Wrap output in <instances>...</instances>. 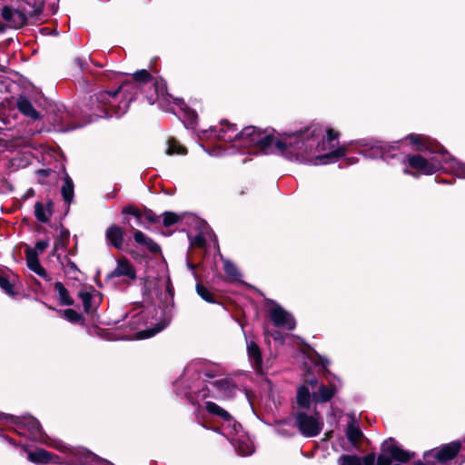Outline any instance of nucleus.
<instances>
[{"mask_svg":"<svg viewBox=\"0 0 465 465\" xmlns=\"http://www.w3.org/2000/svg\"><path fill=\"white\" fill-rule=\"evenodd\" d=\"M323 134V127L320 124H312L297 132L286 134L289 141V148L293 159L298 157L308 151V143L320 139ZM312 144H310V147Z\"/></svg>","mask_w":465,"mask_h":465,"instance_id":"1","label":"nucleus"},{"mask_svg":"<svg viewBox=\"0 0 465 465\" xmlns=\"http://www.w3.org/2000/svg\"><path fill=\"white\" fill-rule=\"evenodd\" d=\"M404 163L413 171L405 168L403 173L414 178H419L420 174H434L441 168L440 161L434 158L428 160L420 154H408Z\"/></svg>","mask_w":465,"mask_h":465,"instance_id":"2","label":"nucleus"},{"mask_svg":"<svg viewBox=\"0 0 465 465\" xmlns=\"http://www.w3.org/2000/svg\"><path fill=\"white\" fill-rule=\"evenodd\" d=\"M295 425L299 431L305 437L311 438L320 434L322 430L323 422L320 413L314 410L313 415H309L305 411H297L293 414Z\"/></svg>","mask_w":465,"mask_h":465,"instance_id":"3","label":"nucleus"},{"mask_svg":"<svg viewBox=\"0 0 465 465\" xmlns=\"http://www.w3.org/2000/svg\"><path fill=\"white\" fill-rule=\"evenodd\" d=\"M422 153H437L442 156L444 163L455 162V170L459 177L465 179V163L458 162L437 140L429 136L426 138Z\"/></svg>","mask_w":465,"mask_h":465,"instance_id":"4","label":"nucleus"},{"mask_svg":"<svg viewBox=\"0 0 465 465\" xmlns=\"http://www.w3.org/2000/svg\"><path fill=\"white\" fill-rule=\"evenodd\" d=\"M381 452L378 456H384L390 460V464L392 460L407 463L415 455L414 452H410L406 450L401 449L396 442L395 439L389 438L385 440L381 446Z\"/></svg>","mask_w":465,"mask_h":465,"instance_id":"5","label":"nucleus"},{"mask_svg":"<svg viewBox=\"0 0 465 465\" xmlns=\"http://www.w3.org/2000/svg\"><path fill=\"white\" fill-rule=\"evenodd\" d=\"M7 419H10L17 429L27 430L30 436L35 440H41L45 434L39 420L33 416L17 417L10 415Z\"/></svg>","mask_w":465,"mask_h":465,"instance_id":"6","label":"nucleus"},{"mask_svg":"<svg viewBox=\"0 0 465 465\" xmlns=\"http://www.w3.org/2000/svg\"><path fill=\"white\" fill-rule=\"evenodd\" d=\"M269 316L276 327L286 328L288 331H292L296 327L293 316L276 302H273L269 310Z\"/></svg>","mask_w":465,"mask_h":465,"instance_id":"7","label":"nucleus"},{"mask_svg":"<svg viewBox=\"0 0 465 465\" xmlns=\"http://www.w3.org/2000/svg\"><path fill=\"white\" fill-rule=\"evenodd\" d=\"M2 18L11 28L18 29L27 25L28 12L24 9H15L9 5L3 6L1 10Z\"/></svg>","mask_w":465,"mask_h":465,"instance_id":"8","label":"nucleus"},{"mask_svg":"<svg viewBox=\"0 0 465 465\" xmlns=\"http://www.w3.org/2000/svg\"><path fill=\"white\" fill-rule=\"evenodd\" d=\"M115 277H125L126 282L136 279V270L125 256H121L116 260V267L106 275L105 280L109 281Z\"/></svg>","mask_w":465,"mask_h":465,"instance_id":"9","label":"nucleus"},{"mask_svg":"<svg viewBox=\"0 0 465 465\" xmlns=\"http://www.w3.org/2000/svg\"><path fill=\"white\" fill-rule=\"evenodd\" d=\"M263 130L250 125L242 128V130L233 135L235 143L242 147H254L258 142L260 135Z\"/></svg>","mask_w":465,"mask_h":465,"instance_id":"10","label":"nucleus"},{"mask_svg":"<svg viewBox=\"0 0 465 465\" xmlns=\"http://www.w3.org/2000/svg\"><path fill=\"white\" fill-rule=\"evenodd\" d=\"M143 90L137 84H134V81L130 78L124 81L116 89L117 95L122 94L123 100L125 102L126 106L138 98V96L143 93Z\"/></svg>","mask_w":465,"mask_h":465,"instance_id":"11","label":"nucleus"},{"mask_svg":"<svg viewBox=\"0 0 465 465\" xmlns=\"http://www.w3.org/2000/svg\"><path fill=\"white\" fill-rule=\"evenodd\" d=\"M15 107L21 114L35 122L42 120V114L34 107L27 96L19 94L15 101Z\"/></svg>","mask_w":465,"mask_h":465,"instance_id":"12","label":"nucleus"},{"mask_svg":"<svg viewBox=\"0 0 465 465\" xmlns=\"http://www.w3.org/2000/svg\"><path fill=\"white\" fill-rule=\"evenodd\" d=\"M141 94H143L150 104H153L160 97H165L167 94L166 82L163 78H156V84L148 85Z\"/></svg>","mask_w":465,"mask_h":465,"instance_id":"13","label":"nucleus"},{"mask_svg":"<svg viewBox=\"0 0 465 465\" xmlns=\"http://www.w3.org/2000/svg\"><path fill=\"white\" fill-rule=\"evenodd\" d=\"M460 449L461 444L459 440L451 441L443 445L436 453L432 452L431 456L440 463H447L458 455Z\"/></svg>","mask_w":465,"mask_h":465,"instance_id":"14","label":"nucleus"},{"mask_svg":"<svg viewBox=\"0 0 465 465\" xmlns=\"http://www.w3.org/2000/svg\"><path fill=\"white\" fill-rule=\"evenodd\" d=\"M125 232L117 224H111L105 231L106 243L110 247L123 250Z\"/></svg>","mask_w":465,"mask_h":465,"instance_id":"15","label":"nucleus"},{"mask_svg":"<svg viewBox=\"0 0 465 465\" xmlns=\"http://www.w3.org/2000/svg\"><path fill=\"white\" fill-rule=\"evenodd\" d=\"M25 252L27 267L40 277L45 279L46 281H50L51 278L39 262L38 253H36V251L27 247Z\"/></svg>","mask_w":465,"mask_h":465,"instance_id":"16","label":"nucleus"},{"mask_svg":"<svg viewBox=\"0 0 465 465\" xmlns=\"http://www.w3.org/2000/svg\"><path fill=\"white\" fill-rule=\"evenodd\" d=\"M337 391L334 383H330L329 385L321 383L318 391L312 392V401L315 403H326L335 396Z\"/></svg>","mask_w":465,"mask_h":465,"instance_id":"17","label":"nucleus"},{"mask_svg":"<svg viewBox=\"0 0 465 465\" xmlns=\"http://www.w3.org/2000/svg\"><path fill=\"white\" fill-rule=\"evenodd\" d=\"M131 79L143 90L148 85L156 84V77L153 76L146 69L137 70L132 74Z\"/></svg>","mask_w":465,"mask_h":465,"instance_id":"18","label":"nucleus"},{"mask_svg":"<svg viewBox=\"0 0 465 465\" xmlns=\"http://www.w3.org/2000/svg\"><path fill=\"white\" fill-rule=\"evenodd\" d=\"M312 401V393L305 384H302L297 388L296 403L300 409L309 410Z\"/></svg>","mask_w":465,"mask_h":465,"instance_id":"19","label":"nucleus"},{"mask_svg":"<svg viewBox=\"0 0 465 465\" xmlns=\"http://www.w3.org/2000/svg\"><path fill=\"white\" fill-rule=\"evenodd\" d=\"M220 124L221 128L215 135L216 138L224 142H234L233 136L229 134V133L237 134V124H232L228 120H222Z\"/></svg>","mask_w":465,"mask_h":465,"instance_id":"20","label":"nucleus"},{"mask_svg":"<svg viewBox=\"0 0 465 465\" xmlns=\"http://www.w3.org/2000/svg\"><path fill=\"white\" fill-rule=\"evenodd\" d=\"M346 437L354 448H359L360 441L364 435L360 427L355 424L354 419L347 425Z\"/></svg>","mask_w":465,"mask_h":465,"instance_id":"21","label":"nucleus"},{"mask_svg":"<svg viewBox=\"0 0 465 465\" xmlns=\"http://www.w3.org/2000/svg\"><path fill=\"white\" fill-rule=\"evenodd\" d=\"M340 137V132L337 130H334L333 128H328L326 130V138L324 139L323 135L321 138V140L317 139V149L324 150V144L325 141L329 144L330 149L335 148L336 144H338V139Z\"/></svg>","mask_w":465,"mask_h":465,"instance_id":"22","label":"nucleus"},{"mask_svg":"<svg viewBox=\"0 0 465 465\" xmlns=\"http://www.w3.org/2000/svg\"><path fill=\"white\" fill-rule=\"evenodd\" d=\"M54 455L45 450L37 449L35 451L28 452V460L35 464H48L52 461Z\"/></svg>","mask_w":465,"mask_h":465,"instance_id":"23","label":"nucleus"},{"mask_svg":"<svg viewBox=\"0 0 465 465\" xmlns=\"http://www.w3.org/2000/svg\"><path fill=\"white\" fill-rule=\"evenodd\" d=\"M205 409L208 413L212 414L213 416L221 418L225 422H230L233 420L232 416L227 411L213 401H206Z\"/></svg>","mask_w":465,"mask_h":465,"instance_id":"24","label":"nucleus"},{"mask_svg":"<svg viewBox=\"0 0 465 465\" xmlns=\"http://www.w3.org/2000/svg\"><path fill=\"white\" fill-rule=\"evenodd\" d=\"M48 308L61 314L64 319H66L71 323L84 325V317L74 309L57 310L51 306H48Z\"/></svg>","mask_w":465,"mask_h":465,"instance_id":"25","label":"nucleus"},{"mask_svg":"<svg viewBox=\"0 0 465 465\" xmlns=\"http://www.w3.org/2000/svg\"><path fill=\"white\" fill-rule=\"evenodd\" d=\"M274 139L275 138L273 134H266V132L263 130L254 147L265 154L269 153H273L272 151H271V149L272 146L273 145Z\"/></svg>","mask_w":465,"mask_h":465,"instance_id":"26","label":"nucleus"},{"mask_svg":"<svg viewBox=\"0 0 465 465\" xmlns=\"http://www.w3.org/2000/svg\"><path fill=\"white\" fill-rule=\"evenodd\" d=\"M223 271L226 274V281L229 282H238L242 277L236 265L230 260L223 261Z\"/></svg>","mask_w":465,"mask_h":465,"instance_id":"27","label":"nucleus"},{"mask_svg":"<svg viewBox=\"0 0 465 465\" xmlns=\"http://www.w3.org/2000/svg\"><path fill=\"white\" fill-rule=\"evenodd\" d=\"M54 288V291L58 293V301L61 305H74V299L70 296L68 290L61 282H56Z\"/></svg>","mask_w":465,"mask_h":465,"instance_id":"28","label":"nucleus"},{"mask_svg":"<svg viewBox=\"0 0 465 465\" xmlns=\"http://www.w3.org/2000/svg\"><path fill=\"white\" fill-rule=\"evenodd\" d=\"M61 194L63 200L68 204H70L73 202L74 195V186L73 180L68 174H66V176L64 177V184L61 188Z\"/></svg>","mask_w":465,"mask_h":465,"instance_id":"29","label":"nucleus"},{"mask_svg":"<svg viewBox=\"0 0 465 465\" xmlns=\"http://www.w3.org/2000/svg\"><path fill=\"white\" fill-rule=\"evenodd\" d=\"M117 96V91L114 90H102L94 95L90 96V100L93 101L94 98L98 104H108L113 100H114Z\"/></svg>","mask_w":465,"mask_h":465,"instance_id":"30","label":"nucleus"},{"mask_svg":"<svg viewBox=\"0 0 465 465\" xmlns=\"http://www.w3.org/2000/svg\"><path fill=\"white\" fill-rule=\"evenodd\" d=\"M167 324H168V322L165 320L161 321V322H157L153 328H148V329L137 331L136 337L139 340L151 338V337L154 336L156 333L163 331L167 326Z\"/></svg>","mask_w":465,"mask_h":465,"instance_id":"31","label":"nucleus"},{"mask_svg":"<svg viewBox=\"0 0 465 465\" xmlns=\"http://www.w3.org/2000/svg\"><path fill=\"white\" fill-rule=\"evenodd\" d=\"M247 352L251 360L253 361L256 367H261L262 363V357L260 347L255 341H251L247 343Z\"/></svg>","mask_w":465,"mask_h":465,"instance_id":"32","label":"nucleus"},{"mask_svg":"<svg viewBox=\"0 0 465 465\" xmlns=\"http://www.w3.org/2000/svg\"><path fill=\"white\" fill-rule=\"evenodd\" d=\"M273 146L279 154L284 156L288 160H292L286 134H284L283 139H274Z\"/></svg>","mask_w":465,"mask_h":465,"instance_id":"33","label":"nucleus"},{"mask_svg":"<svg viewBox=\"0 0 465 465\" xmlns=\"http://www.w3.org/2000/svg\"><path fill=\"white\" fill-rule=\"evenodd\" d=\"M77 296L82 300L84 312L86 314H92L96 311V306H93V295L91 292L80 290Z\"/></svg>","mask_w":465,"mask_h":465,"instance_id":"34","label":"nucleus"},{"mask_svg":"<svg viewBox=\"0 0 465 465\" xmlns=\"http://www.w3.org/2000/svg\"><path fill=\"white\" fill-rule=\"evenodd\" d=\"M195 290L197 294L208 303H218L215 295L203 283L198 280Z\"/></svg>","mask_w":465,"mask_h":465,"instance_id":"35","label":"nucleus"},{"mask_svg":"<svg viewBox=\"0 0 465 465\" xmlns=\"http://www.w3.org/2000/svg\"><path fill=\"white\" fill-rule=\"evenodd\" d=\"M158 289V283L155 279H152L150 277H147L144 279L143 285L142 288V293L144 297V299L149 302H153V290Z\"/></svg>","mask_w":465,"mask_h":465,"instance_id":"36","label":"nucleus"},{"mask_svg":"<svg viewBox=\"0 0 465 465\" xmlns=\"http://www.w3.org/2000/svg\"><path fill=\"white\" fill-rule=\"evenodd\" d=\"M59 227H60V233L54 241V249L55 250H58L59 248L66 249L69 244V241H70L69 230L66 229L62 223H60Z\"/></svg>","mask_w":465,"mask_h":465,"instance_id":"37","label":"nucleus"},{"mask_svg":"<svg viewBox=\"0 0 465 465\" xmlns=\"http://www.w3.org/2000/svg\"><path fill=\"white\" fill-rule=\"evenodd\" d=\"M168 148L166 150V153L169 155L172 154H182L184 155L187 153V148L182 145L174 137H170L167 141Z\"/></svg>","mask_w":465,"mask_h":465,"instance_id":"38","label":"nucleus"},{"mask_svg":"<svg viewBox=\"0 0 465 465\" xmlns=\"http://www.w3.org/2000/svg\"><path fill=\"white\" fill-rule=\"evenodd\" d=\"M211 384L213 387L223 392L224 394L232 393V390L235 388L234 383L227 378L214 381L211 382Z\"/></svg>","mask_w":465,"mask_h":465,"instance_id":"39","label":"nucleus"},{"mask_svg":"<svg viewBox=\"0 0 465 465\" xmlns=\"http://www.w3.org/2000/svg\"><path fill=\"white\" fill-rule=\"evenodd\" d=\"M35 219L43 223H47L50 222L51 216L48 215L46 209L45 208V204L41 202H36L35 203V211H34Z\"/></svg>","mask_w":465,"mask_h":465,"instance_id":"40","label":"nucleus"},{"mask_svg":"<svg viewBox=\"0 0 465 465\" xmlns=\"http://www.w3.org/2000/svg\"><path fill=\"white\" fill-rule=\"evenodd\" d=\"M121 213L123 215L134 216L137 220V224H142V218L143 217V209L141 210L134 204H128L122 209Z\"/></svg>","mask_w":465,"mask_h":465,"instance_id":"41","label":"nucleus"},{"mask_svg":"<svg viewBox=\"0 0 465 465\" xmlns=\"http://www.w3.org/2000/svg\"><path fill=\"white\" fill-rule=\"evenodd\" d=\"M426 138L427 136L423 134H410L405 137V140H409L411 144L415 145L416 151L422 152Z\"/></svg>","mask_w":465,"mask_h":465,"instance_id":"42","label":"nucleus"},{"mask_svg":"<svg viewBox=\"0 0 465 465\" xmlns=\"http://www.w3.org/2000/svg\"><path fill=\"white\" fill-rule=\"evenodd\" d=\"M0 288L9 296H15V285L6 275L0 274Z\"/></svg>","mask_w":465,"mask_h":465,"instance_id":"43","label":"nucleus"},{"mask_svg":"<svg viewBox=\"0 0 465 465\" xmlns=\"http://www.w3.org/2000/svg\"><path fill=\"white\" fill-rule=\"evenodd\" d=\"M338 465H361V458L355 454H342L338 459Z\"/></svg>","mask_w":465,"mask_h":465,"instance_id":"44","label":"nucleus"},{"mask_svg":"<svg viewBox=\"0 0 465 465\" xmlns=\"http://www.w3.org/2000/svg\"><path fill=\"white\" fill-rule=\"evenodd\" d=\"M395 146L389 145L387 143H382L378 146L372 147V150L375 153L379 154L381 158L386 160L389 157H393L394 154H390L391 149H394Z\"/></svg>","mask_w":465,"mask_h":465,"instance_id":"45","label":"nucleus"},{"mask_svg":"<svg viewBox=\"0 0 465 465\" xmlns=\"http://www.w3.org/2000/svg\"><path fill=\"white\" fill-rule=\"evenodd\" d=\"M162 215L164 227H171L181 221V217L173 212H164Z\"/></svg>","mask_w":465,"mask_h":465,"instance_id":"46","label":"nucleus"},{"mask_svg":"<svg viewBox=\"0 0 465 465\" xmlns=\"http://www.w3.org/2000/svg\"><path fill=\"white\" fill-rule=\"evenodd\" d=\"M332 154H334V152L331 150V152H329L327 153L317 155L314 158V164H326L329 163L338 162L336 156H334Z\"/></svg>","mask_w":465,"mask_h":465,"instance_id":"47","label":"nucleus"},{"mask_svg":"<svg viewBox=\"0 0 465 465\" xmlns=\"http://www.w3.org/2000/svg\"><path fill=\"white\" fill-rule=\"evenodd\" d=\"M143 218H144L150 224H155L160 222V216L157 215L153 210L147 208L146 206L143 207Z\"/></svg>","mask_w":465,"mask_h":465,"instance_id":"48","label":"nucleus"},{"mask_svg":"<svg viewBox=\"0 0 465 465\" xmlns=\"http://www.w3.org/2000/svg\"><path fill=\"white\" fill-rule=\"evenodd\" d=\"M303 384H305L308 388L309 386L315 388L319 385V381L310 371H307L304 374Z\"/></svg>","mask_w":465,"mask_h":465,"instance_id":"49","label":"nucleus"},{"mask_svg":"<svg viewBox=\"0 0 465 465\" xmlns=\"http://www.w3.org/2000/svg\"><path fill=\"white\" fill-rule=\"evenodd\" d=\"M33 8L32 12H28L30 17L37 16L43 13L44 10V0H33Z\"/></svg>","mask_w":465,"mask_h":465,"instance_id":"50","label":"nucleus"},{"mask_svg":"<svg viewBox=\"0 0 465 465\" xmlns=\"http://www.w3.org/2000/svg\"><path fill=\"white\" fill-rule=\"evenodd\" d=\"M134 239L136 243L144 246L145 243H147L148 239H150V237L146 236L143 232H141L139 230H134Z\"/></svg>","mask_w":465,"mask_h":465,"instance_id":"51","label":"nucleus"},{"mask_svg":"<svg viewBox=\"0 0 465 465\" xmlns=\"http://www.w3.org/2000/svg\"><path fill=\"white\" fill-rule=\"evenodd\" d=\"M148 251L153 254H158L161 252V247L152 238L148 239L147 243L144 245Z\"/></svg>","mask_w":465,"mask_h":465,"instance_id":"52","label":"nucleus"},{"mask_svg":"<svg viewBox=\"0 0 465 465\" xmlns=\"http://www.w3.org/2000/svg\"><path fill=\"white\" fill-rule=\"evenodd\" d=\"M165 292L170 296V302L173 305V297H174V288L173 286L172 281L170 277H167L165 281Z\"/></svg>","mask_w":465,"mask_h":465,"instance_id":"53","label":"nucleus"},{"mask_svg":"<svg viewBox=\"0 0 465 465\" xmlns=\"http://www.w3.org/2000/svg\"><path fill=\"white\" fill-rule=\"evenodd\" d=\"M192 244L196 247L203 248L206 244V240L203 234L198 233L193 237Z\"/></svg>","mask_w":465,"mask_h":465,"instance_id":"54","label":"nucleus"},{"mask_svg":"<svg viewBox=\"0 0 465 465\" xmlns=\"http://www.w3.org/2000/svg\"><path fill=\"white\" fill-rule=\"evenodd\" d=\"M317 356H318V359H317V361H315V364H316L317 366H321V367H322V369H323V371H324L325 372H330V371L328 370V366H329V364H330V361H329L327 358L322 357V356H321V355H319V354H318Z\"/></svg>","mask_w":465,"mask_h":465,"instance_id":"55","label":"nucleus"},{"mask_svg":"<svg viewBox=\"0 0 465 465\" xmlns=\"http://www.w3.org/2000/svg\"><path fill=\"white\" fill-rule=\"evenodd\" d=\"M376 455L371 452L361 458V465H375Z\"/></svg>","mask_w":465,"mask_h":465,"instance_id":"56","label":"nucleus"},{"mask_svg":"<svg viewBox=\"0 0 465 465\" xmlns=\"http://www.w3.org/2000/svg\"><path fill=\"white\" fill-rule=\"evenodd\" d=\"M48 246H49V240L45 239V240L36 242L35 247L34 250L36 251V253H38V252H43Z\"/></svg>","mask_w":465,"mask_h":465,"instance_id":"57","label":"nucleus"},{"mask_svg":"<svg viewBox=\"0 0 465 465\" xmlns=\"http://www.w3.org/2000/svg\"><path fill=\"white\" fill-rule=\"evenodd\" d=\"M334 152V156H336L339 161L341 158L344 157L347 153V148L345 145L338 146L336 149L332 150Z\"/></svg>","mask_w":465,"mask_h":465,"instance_id":"58","label":"nucleus"},{"mask_svg":"<svg viewBox=\"0 0 465 465\" xmlns=\"http://www.w3.org/2000/svg\"><path fill=\"white\" fill-rule=\"evenodd\" d=\"M431 455H432V450L425 452L424 453V461L418 460L415 462V465H432L430 463V460H429V458L431 457Z\"/></svg>","mask_w":465,"mask_h":465,"instance_id":"59","label":"nucleus"},{"mask_svg":"<svg viewBox=\"0 0 465 465\" xmlns=\"http://www.w3.org/2000/svg\"><path fill=\"white\" fill-rule=\"evenodd\" d=\"M45 208L46 209V211H47V213H48L47 214H48V215H50V216H52V215H53V213H54V202H53V200H52V199H48V200L46 201V203H45Z\"/></svg>","mask_w":465,"mask_h":465,"instance_id":"60","label":"nucleus"},{"mask_svg":"<svg viewBox=\"0 0 465 465\" xmlns=\"http://www.w3.org/2000/svg\"><path fill=\"white\" fill-rule=\"evenodd\" d=\"M188 120H190L191 124H193L196 122L198 115L194 110H189L187 113Z\"/></svg>","mask_w":465,"mask_h":465,"instance_id":"61","label":"nucleus"},{"mask_svg":"<svg viewBox=\"0 0 465 465\" xmlns=\"http://www.w3.org/2000/svg\"><path fill=\"white\" fill-rule=\"evenodd\" d=\"M65 262H66V264L67 266L70 268V270L74 271V272H77L79 271L77 265L75 264L74 262H73L70 258H68L67 256L65 257Z\"/></svg>","mask_w":465,"mask_h":465,"instance_id":"62","label":"nucleus"},{"mask_svg":"<svg viewBox=\"0 0 465 465\" xmlns=\"http://www.w3.org/2000/svg\"><path fill=\"white\" fill-rule=\"evenodd\" d=\"M115 74L116 73L113 71H104L101 74V80H103L104 77L106 79H113Z\"/></svg>","mask_w":465,"mask_h":465,"instance_id":"63","label":"nucleus"},{"mask_svg":"<svg viewBox=\"0 0 465 465\" xmlns=\"http://www.w3.org/2000/svg\"><path fill=\"white\" fill-rule=\"evenodd\" d=\"M35 194V192L33 188H29L25 193V194L23 195L22 199L23 200H25V199H28V198H31V197H34Z\"/></svg>","mask_w":465,"mask_h":465,"instance_id":"64","label":"nucleus"}]
</instances>
